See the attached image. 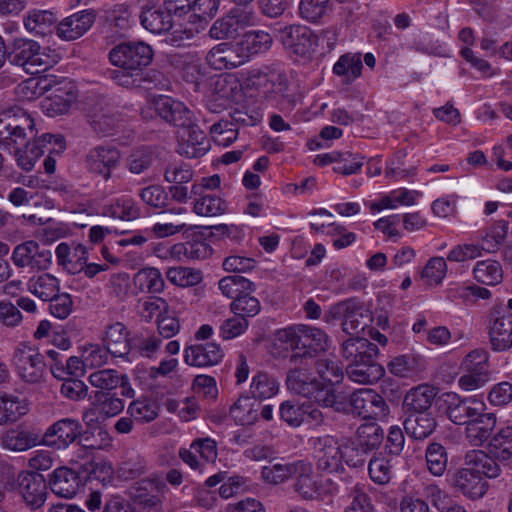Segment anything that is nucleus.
Instances as JSON below:
<instances>
[{
  "instance_id": "nucleus-1",
  "label": "nucleus",
  "mask_w": 512,
  "mask_h": 512,
  "mask_svg": "<svg viewBox=\"0 0 512 512\" xmlns=\"http://www.w3.org/2000/svg\"><path fill=\"white\" fill-rule=\"evenodd\" d=\"M155 110L161 119L173 125L177 131V152L187 158H199L209 150L206 133L200 129L192 111L182 102L170 97H160Z\"/></svg>"
},
{
  "instance_id": "nucleus-2",
  "label": "nucleus",
  "mask_w": 512,
  "mask_h": 512,
  "mask_svg": "<svg viewBox=\"0 0 512 512\" xmlns=\"http://www.w3.org/2000/svg\"><path fill=\"white\" fill-rule=\"evenodd\" d=\"M287 373V388L300 396L313 399L318 406L332 408L336 412L345 410V401L332 389L331 385H325L313 376L311 369L313 364H292Z\"/></svg>"
},
{
  "instance_id": "nucleus-3",
  "label": "nucleus",
  "mask_w": 512,
  "mask_h": 512,
  "mask_svg": "<svg viewBox=\"0 0 512 512\" xmlns=\"http://www.w3.org/2000/svg\"><path fill=\"white\" fill-rule=\"evenodd\" d=\"M36 135L35 121L23 108L14 106L0 112V147L4 150L28 145Z\"/></svg>"
},
{
  "instance_id": "nucleus-4",
  "label": "nucleus",
  "mask_w": 512,
  "mask_h": 512,
  "mask_svg": "<svg viewBox=\"0 0 512 512\" xmlns=\"http://www.w3.org/2000/svg\"><path fill=\"white\" fill-rule=\"evenodd\" d=\"M59 59L55 50H42L40 44L31 39L16 38L8 45V61L32 75L53 67Z\"/></svg>"
},
{
  "instance_id": "nucleus-5",
  "label": "nucleus",
  "mask_w": 512,
  "mask_h": 512,
  "mask_svg": "<svg viewBox=\"0 0 512 512\" xmlns=\"http://www.w3.org/2000/svg\"><path fill=\"white\" fill-rule=\"evenodd\" d=\"M249 79L253 86L261 89L266 99L280 111L290 112L295 108L298 97L290 92L284 73L266 68L253 71Z\"/></svg>"
},
{
  "instance_id": "nucleus-6",
  "label": "nucleus",
  "mask_w": 512,
  "mask_h": 512,
  "mask_svg": "<svg viewBox=\"0 0 512 512\" xmlns=\"http://www.w3.org/2000/svg\"><path fill=\"white\" fill-rule=\"evenodd\" d=\"M324 319L328 323L342 321V330L349 335H357L360 331H364L373 321L370 309L355 297L331 305Z\"/></svg>"
},
{
  "instance_id": "nucleus-7",
  "label": "nucleus",
  "mask_w": 512,
  "mask_h": 512,
  "mask_svg": "<svg viewBox=\"0 0 512 512\" xmlns=\"http://www.w3.org/2000/svg\"><path fill=\"white\" fill-rule=\"evenodd\" d=\"M41 84L46 94L42 101V109L50 117L66 114L77 101L78 89L68 78L46 76L41 80Z\"/></svg>"
},
{
  "instance_id": "nucleus-8",
  "label": "nucleus",
  "mask_w": 512,
  "mask_h": 512,
  "mask_svg": "<svg viewBox=\"0 0 512 512\" xmlns=\"http://www.w3.org/2000/svg\"><path fill=\"white\" fill-rule=\"evenodd\" d=\"M66 148L65 138L58 134L45 133L35 137L28 145L9 151L14 155L18 167L26 172L31 171L36 161L47 151L61 154Z\"/></svg>"
},
{
  "instance_id": "nucleus-9",
  "label": "nucleus",
  "mask_w": 512,
  "mask_h": 512,
  "mask_svg": "<svg viewBox=\"0 0 512 512\" xmlns=\"http://www.w3.org/2000/svg\"><path fill=\"white\" fill-rule=\"evenodd\" d=\"M331 485L330 480H322L314 473L310 462L300 460V464L293 477L291 485L292 491L302 501H323L327 496L333 493L328 488Z\"/></svg>"
},
{
  "instance_id": "nucleus-10",
  "label": "nucleus",
  "mask_w": 512,
  "mask_h": 512,
  "mask_svg": "<svg viewBox=\"0 0 512 512\" xmlns=\"http://www.w3.org/2000/svg\"><path fill=\"white\" fill-rule=\"evenodd\" d=\"M153 49L142 41L122 42L109 52L111 64L118 68L141 73L153 60Z\"/></svg>"
},
{
  "instance_id": "nucleus-11",
  "label": "nucleus",
  "mask_w": 512,
  "mask_h": 512,
  "mask_svg": "<svg viewBox=\"0 0 512 512\" xmlns=\"http://www.w3.org/2000/svg\"><path fill=\"white\" fill-rule=\"evenodd\" d=\"M438 409L455 425H466L471 418L485 411V404L475 397H462L445 392L437 399Z\"/></svg>"
},
{
  "instance_id": "nucleus-12",
  "label": "nucleus",
  "mask_w": 512,
  "mask_h": 512,
  "mask_svg": "<svg viewBox=\"0 0 512 512\" xmlns=\"http://www.w3.org/2000/svg\"><path fill=\"white\" fill-rule=\"evenodd\" d=\"M299 340V351L297 354L289 355L290 364H313L314 360L328 348V336L319 328L300 325Z\"/></svg>"
},
{
  "instance_id": "nucleus-13",
  "label": "nucleus",
  "mask_w": 512,
  "mask_h": 512,
  "mask_svg": "<svg viewBox=\"0 0 512 512\" xmlns=\"http://www.w3.org/2000/svg\"><path fill=\"white\" fill-rule=\"evenodd\" d=\"M276 38L286 50L298 55L308 56L314 52L318 37L304 25H288L277 30Z\"/></svg>"
},
{
  "instance_id": "nucleus-14",
  "label": "nucleus",
  "mask_w": 512,
  "mask_h": 512,
  "mask_svg": "<svg viewBox=\"0 0 512 512\" xmlns=\"http://www.w3.org/2000/svg\"><path fill=\"white\" fill-rule=\"evenodd\" d=\"M14 362L19 376L25 382L36 384L43 380L47 362L44 360V355L36 348L20 344L15 350Z\"/></svg>"
},
{
  "instance_id": "nucleus-15",
  "label": "nucleus",
  "mask_w": 512,
  "mask_h": 512,
  "mask_svg": "<svg viewBox=\"0 0 512 512\" xmlns=\"http://www.w3.org/2000/svg\"><path fill=\"white\" fill-rule=\"evenodd\" d=\"M82 436L81 423L72 418H63L50 425L40 436V444L47 447L63 450L68 448Z\"/></svg>"
},
{
  "instance_id": "nucleus-16",
  "label": "nucleus",
  "mask_w": 512,
  "mask_h": 512,
  "mask_svg": "<svg viewBox=\"0 0 512 512\" xmlns=\"http://www.w3.org/2000/svg\"><path fill=\"white\" fill-rule=\"evenodd\" d=\"M316 451L317 468L327 473H343V449L338 440L330 435L317 437L313 440Z\"/></svg>"
},
{
  "instance_id": "nucleus-17",
  "label": "nucleus",
  "mask_w": 512,
  "mask_h": 512,
  "mask_svg": "<svg viewBox=\"0 0 512 512\" xmlns=\"http://www.w3.org/2000/svg\"><path fill=\"white\" fill-rule=\"evenodd\" d=\"M17 489L31 510L42 507L47 498V482L35 471H22L17 477Z\"/></svg>"
},
{
  "instance_id": "nucleus-18",
  "label": "nucleus",
  "mask_w": 512,
  "mask_h": 512,
  "mask_svg": "<svg viewBox=\"0 0 512 512\" xmlns=\"http://www.w3.org/2000/svg\"><path fill=\"white\" fill-rule=\"evenodd\" d=\"M350 405L355 414L364 419H381L389 407L384 398L372 389H359L350 396Z\"/></svg>"
},
{
  "instance_id": "nucleus-19",
  "label": "nucleus",
  "mask_w": 512,
  "mask_h": 512,
  "mask_svg": "<svg viewBox=\"0 0 512 512\" xmlns=\"http://www.w3.org/2000/svg\"><path fill=\"white\" fill-rule=\"evenodd\" d=\"M121 159L118 148L107 145L92 148L85 158L87 169L97 175H101L106 181L112 176V170L116 168Z\"/></svg>"
},
{
  "instance_id": "nucleus-20",
  "label": "nucleus",
  "mask_w": 512,
  "mask_h": 512,
  "mask_svg": "<svg viewBox=\"0 0 512 512\" xmlns=\"http://www.w3.org/2000/svg\"><path fill=\"white\" fill-rule=\"evenodd\" d=\"M489 338L494 351L512 347V312L493 310L489 316Z\"/></svg>"
},
{
  "instance_id": "nucleus-21",
  "label": "nucleus",
  "mask_w": 512,
  "mask_h": 512,
  "mask_svg": "<svg viewBox=\"0 0 512 512\" xmlns=\"http://www.w3.org/2000/svg\"><path fill=\"white\" fill-rule=\"evenodd\" d=\"M122 121L121 115L105 99H99L89 112V122L95 132L113 134Z\"/></svg>"
},
{
  "instance_id": "nucleus-22",
  "label": "nucleus",
  "mask_w": 512,
  "mask_h": 512,
  "mask_svg": "<svg viewBox=\"0 0 512 512\" xmlns=\"http://www.w3.org/2000/svg\"><path fill=\"white\" fill-rule=\"evenodd\" d=\"M451 484L463 495L473 500L483 497L488 489V483L480 474L476 473L472 466L458 469L453 475Z\"/></svg>"
},
{
  "instance_id": "nucleus-23",
  "label": "nucleus",
  "mask_w": 512,
  "mask_h": 512,
  "mask_svg": "<svg viewBox=\"0 0 512 512\" xmlns=\"http://www.w3.org/2000/svg\"><path fill=\"white\" fill-rule=\"evenodd\" d=\"M95 19L96 13L92 9L77 12L57 25V35L66 41L78 39L91 28Z\"/></svg>"
},
{
  "instance_id": "nucleus-24",
  "label": "nucleus",
  "mask_w": 512,
  "mask_h": 512,
  "mask_svg": "<svg viewBox=\"0 0 512 512\" xmlns=\"http://www.w3.org/2000/svg\"><path fill=\"white\" fill-rule=\"evenodd\" d=\"M206 61L215 70L234 69L245 63L237 44L220 43L214 46L206 56Z\"/></svg>"
},
{
  "instance_id": "nucleus-25",
  "label": "nucleus",
  "mask_w": 512,
  "mask_h": 512,
  "mask_svg": "<svg viewBox=\"0 0 512 512\" xmlns=\"http://www.w3.org/2000/svg\"><path fill=\"white\" fill-rule=\"evenodd\" d=\"M224 357L221 346L214 342L195 344L185 348L184 361L195 367H210L218 364Z\"/></svg>"
},
{
  "instance_id": "nucleus-26",
  "label": "nucleus",
  "mask_w": 512,
  "mask_h": 512,
  "mask_svg": "<svg viewBox=\"0 0 512 512\" xmlns=\"http://www.w3.org/2000/svg\"><path fill=\"white\" fill-rule=\"evenodd\" d=\"M159 257H177L182 255L190 260H204L210 257L213 253L212 247L205 242L201 237H195L185 243H177L162 251V249H155Z\"/></svg>"
},
{
  "instance_id": "nucleus-27",
  "label": "nucleus",
  "mask_w": 512,
  "mask_h": 512,
  "mask_svg": "<svg viewBox=\"0 0 512 512\" xmlns=\"http://www.w3.org/2000/svg\"><path fill=\"white\" fill-rule=\"evenodd\" d=\"M58 265L62 266L70 274L82 272L83 265L88 260V250L86 246L72 242L71 244L62 242L55 250Z\"/></svg>"
},
{
  "instance_id": "nucleus-28",
  "label": "nucleus",
  "mask_w": 512,
  "mask_h": 512,
  "mask_svg": "<svg viewBox=\"0 0 512 512\" xmlns=\"http://www.w3.org/2000/svg\"><path fill=\"white\" fill-rule=\"evenodd\" d=\"M496 423L497 419L494 413L481 412L479 415L472 417L471 421L466 424V439L472 446H482L493 437L492 432Z\"/></svg>"
},
{
  "instance_id": "nucleus-29",
  "label": "nucleus",
  "mask_w": 512,
  "mask_h": 512,
  "mask_svg": "<svg viewBox=\"0 0 512 512\" xmlns=\"http://www.w3.org/2000/svg\"><path fill=\"white\" fill-rule=\"evenodd\" d=\"M405 433L413 440L423 441L430 437L437 427L433 413H404Z\"/></svg>"
},
{
  "instance_id": "nucleus-30",
  "label": "nucleus",
  "mask_w": 512,
  "mask_h": 512,
  "mask_svg": "<svg viewBox=\"0 0 512 512\" xmlns=\"http://www.w3.org/2000/svg\"><path fill=\"white\" fill-rule=\"evenodd\" d=\"M437 389L430 385H419L410 389L403 400L404 413H432L431 406Z\"/></svg>"
},
{
  "instance_id": "nucleus-31",
  "label": "nucleus",
  "mask_w": 512,
  "mask_h": 512,
  "mask_svg": "<svg viewBox=\"0 0 512 512\" xmlns=\"http://www.w3.org/2000/svg\"><path fill=\"white\" fill-rule=\"evenodd\" d=\"M342 356L348 362L378 359L379 348L364 337H350L342 343Z\"/></svg>"
},
{
  "instance_id": "nucleus-32",
  "label": "nucleus",
  "mask_w": 512,
  "mask_h": 512,
  "mask_svg": "<svg viewBox=\"0 0 512 512\" xmlns=\"http://www.w3.org/2000/svg\"><path fill=\"white\" fill-rule=\"evenodd\" d=\"M81 483L80 476L74 470L60 467L52 473L49 485L54 494L63 498L76 495Z\"/></svg>"
},
{
  "instance_id": "nucleus-33",
  "label": "nucleus",
  "mask_w": 512,
  "mask_h": 512,
  "mask_svg": "<svg viewBox=\"0 0 512 512\" xmlns=\"http://www.w3.org/2000/svg\"><path fill=\"white\" fill-rule=\"evenodd\" d=\"M346 373L350 380L361 384H373L380 380L385 370L377 359L350 362L346 366Z\"/></svg>"
},
{
  "instance_id": "nucleus-34",
  "label": "nucleus",
  "mask_w": 512,
  "mask_h": 512,
  "mask_svg": "<svg viewBox=\"0 0 512 512\" xmlns=\"http://www.w3.org/2000/svg\"><path fill=\"white\" fill-rule=\"evenodd\" d=\"M236 86L226 77H220L214 82V90L206 99L205 106L208 111L219 114L230 107L233 102V92Z\"/></svg>"
},
{
  "instance_id": "nucleus-35",
  "label": "nucleus",
  "mask_w": 512,
  "mask_h": 512,
  "mask_svg": "<svg viewBox=\"0 0 512 512\" xmlns=\"http://www.w3.org/2000/svg\"><path fill=\"white\" fill-rule=\"evenodd\" d=\"M0 443L5 449L22 452L40 444V435L24 429H9L1 435Z\"/></svg>"
},
{
  "instance_id": "nucleus-36",
  "label": "nucleus",
  "mask_w": 512,
  "mask_h": 512,
  "mask_svg": "<svg viewBox=\"0 0 512 512\" xmlns=\"http://www.w3.org/2000/svg\"><path fill=\"white\" fill-rule=\"evenodd\" d=\"M105 334L104 344L112 356L124 357L131 351V339L122 323L109 325Z\"/></svg>"
},
{
  "instance_id": "nucleus-37",
  "label": "nucleus",
  "mask_w": 512,
  "mask_h": 512,
  "mask_svg": "<svg viewBox=\"0 0 512 512\" xmlns=\"http://www.w3.org/2000/svg\"><path fill=\"white\" fill-rule=\"evenodd\" d=\"M272 36L265 31H248L243 34L241 40L237 42L240 53L245 56V62L251 55L264 53L272 45Z\"/></svg>"
},
{
  "instance_id": "nucleus-38",
  "label": "nucleus",
  "mask_w": 512,
  "mask_h": 512,
  "mask_svg": "<svg viewBox=\"0 0 512 512\" xmlns=\"http://www.w3.org/2000/svg\"><path fill=\"white\" fill-rule=\"evenodd\" d=\"M260 402L248 395H241L230 407L229 414L238 425H252L259 417Z\"/></svg>"
},
{
  "instance_id": "nucleus-39",
  "label": "nucleus",
  "mask_w": 512,
  "mask_h": 512,
  "mask_svg": "<svg viewBox=\"0 0 512 512\" xmlns=\"http://www.w3.org/2000/svg\"><path fill=\"white\" fill-rule=\"evenodd\" d=\"M140 21L146 30L155 34L167 32L172 28L171 12L156 6L143 8Z\"/></svg>"
},
{
  "instance_id": "nucleus-40",
  "label": "nucleus",
  "mask_w": 512,
  "mask_h": 512,
  "mask_svg": "<svg viewBox=\"0 0 512 512\" xmlns=\"http://www.w3.org/2000/svg\"><path fill=\"white\" fill-rule=\"evenodd\" d=\"M495 456H491L484 451H470L465 455V464L472 466L476 473L481 477L496 478L501 473L500 465Z\"/></svg>"
},
{
  "instance_id": "nucleus-41",
  "label": "nucleus",
  "mask_w": 512,
  "mask_h": 512,
  "mask_svg": "<svg viewBox=\"0 0 512 512\" xmlns=\"http://www.w3.org/2000/svg\"><path fill=\"white\" fill-rule=\"evenodd\" d=\"M91 405L104 417H114L124 409V400L117 392L96 391L90 396Z\"/></svg>"
},
{
  "instance_id": "nucleus-42",
  "label": "nucleus",
  "mask_w": 512,
  "mask_h": 512,
  "mask_svg": "<svg viewBox=\"0 0 512 512\" xmlns=\"http://www.w3.org/2000/svg\"><path fill=\"white\" fill-rule=\"evenodd\" d=\"M243 14L231 13L215 21L209 30L213 39L234 38L243 27Z\"/></svg>"
},
{
  "instance_id": "nucleus-43",
  "label": "nucleus",
  "mask_w": 512,
  "mask_h": 512,
  "mask_svg": "<svg viewBox=\"0 0 512 512\" xmlns=\"http://www.w3.org/2000/svg\"><path fill=\"white\" fill-rule=\"evenodd\" d=\"M425 460L426 467L432 475L443 476L448 467L447 448L438 442L429 443L425 450Z\"/></svg>"
},
{
  "instance_id": "nucleus-44",
  "label": "nucleus",
  "mask_w": 512,
  "mask_h": 512,
  "mask_svg": "<svg viewBox=\"0 0 512 512\" xmlns=\"http://www.w3.org/2000/svg\"><path fill=\"white\" fill-rule=\"evenodd\" d=\"M27 412L28 406L25 400L14 395H0V425L15 422Z\"/></svg>"
},
{
  "instance_id": "nucleus-45",
  "label": "nucleus",
  "mask_w": 512,
  "mask_h": 512,
  "mask_svg": "<svg viewBox=\"0 0 512 512\" xmlns=\"http://www.w3.org/2000/svg\"><path fill=\"white\" fill-rule=\"evenodd\" d=\"M384 439V430L376 423H366L357 429V445L363 453L377 449Z\"/></svg>"
},
{
  "instance_id": "nucleus-46",
  "label": "nucleus",
  "mask_w": 512,
  "mask_h": 512,
  "mask_svg": "<svg viewBox=\"0 0 512 512\" xmlns=\"http://www.w3.org/2000/svg\"><path fill=\"white\" fill-rule=\"evenodd\" d=\"M134 284L142 292L160 293L164 290L165 281L159 269L146 267L134 275Z\"/></svg>"
},
{
  "instance_id": "nucleus-47",
  "label": "nucleus",
  "mask_w": 512,
  "mask_h": 512,
  "mask_svg": "<svg viewBox=\"0 0 512 512\" xmlns=\"http://www.w3.org/2000/svg\"><path fill=\"white\" fill-rule=\"evenodd\" d=\"M363 69L360 54H344L333 66V73L344 77V83L350 84L361 76Z\"/></svg>"
},
{
  "instance_id": "nucleus-48",
  "label": "nucleus",
  "mask_w": 512,
  "mask_h": 512,
  "mask_svg": "<svg viewBox=\"0 0 512 512\" xmlns=\"http://www.w3.org/2000/svg\"><path fill=\"white\" fill-rule=\"evenodd\" d=\"M299 464L300 460L264 466L261 470V477L268 484H282L289 479H293Z\"/></svg>"
},
{
  "instance_id": "nucleus-49",
  "label": "nucleus",
  "mask_w": 512,
  "mask_h": 512,
  "mask_svg": "<svg viewBox=\"0 0 512 512\" xmlns=\"http://www.w3.org/2000/svg\"><path fill=\"white\" fill-rule=\"evenodd\" d=\"M57 20L56 15L52 11L32 10L25 18L24 25L30 32L44 36L51 32Z\"/></svg>"
},
{
  "instance_id": "nucleus-50",
  "label": "nucleus",
  "mask_w": 512,
  "mask_h": 512,
  "mask_svg": "<svg viewBox=\"0 0 512 512\" xmlns=\"http://www.w3.org/2000/svg\"><path fill=\"white\" fill-rule=\"evenodd\" d=\"M279 385L276 379L266 372H258L250 385V392L256 401L260 402L276 395Z\"/></svg>"
},
{
  "instance_id": "nucleus-51",
  "label": "nucleus",
  "mask_w": 512,
  "mask_h": 512,
  "mask_svg": "<svg viewBox=\"0 0 512 512\" xmlns=\"http://www.w3.org/2000/svg\"><path fill=\"white\" fill-rule=\"evenodd\" d=\"M313 367L321 379L320 382L331 385L334 390L335 385L339 384L344 377L342 366L334 360L317 358L313 362Z\"/></svg>"
},
{
  "instance_id": "nucleus-52",
  "label": "nucleus",
  "mask_w": 512,
  "mask_h": 512,
  "mask_svg": "<svg viewBox=\"0 0 512 512\" xmlns=\"http://www.w3.org/2000/svg\"><path fill=\"white\" fill-rule=\"evenodd\" d=\"M489 451L498 460L512 458V426L500 429L489 441Z\"/></svg>"
},
{
  "instance_id": "nucleus-53",
  "label": "nucleus",
  "mask_w": 512,
  "mask_h": 512,
  "mask_svg": "<svg viewBox=\"0 0 512 512\" xmlns=\"http://www.w3.org/2000/svg\"><path fill=\"white\" fill-rule=\"evenodd\" d=\"M155 161V153L152 147L142 146L131 151L126 159V168L132 174L146 172Z\"/></svg>"
},
{
  "instance_id": "nucleus-54",
  "label": "nucleus",
  "mask_w": 512,
  "mask_h": 512,
  "mask_svg": "<svg viewBox=\"0 0 512 512\" xmlns=\"http://www.w3.org/2000/svg\"><path fill=\"white\" fill-rule=\"evenodd\" d=\"M122 380L126 381V375L119 374L114 369L98 370L90 374V384L98 388V391L116 392L115 390L120 386Z\"/></svg>"
},
{
  "instance_id": "nucleus-55",
  "label": "nucleus",
  "mask_w": 512,
  "mask_h": 512,
  "mask_svg": "<svg viewBox=\"0 0 512 512\" xmlns=\"http://www.w3.org/2000/svg\"><path fill=\"white\" fill-rule=\"evenodd\" d=\"M473 274L477 282L492 286L500 283L503 277L501 265L495 260L477 262Z\"/></svg>"
},
{
  "instance_id": "nucleus-56",
  "label": "nucleus",
  "mask_w": 512,
  "mask_h": 512,
  "mask_svg": "<svg viewBox=\"0 0 512 512\" xmlns=\"http://www.w3.org/2000/svg\"><path fill=\"white\" fill-rule=\"evenodd\" d=\"M29 290L43 301H49L59 292V281L51 274H42L29 281Z\"/></svg>"
},
{
  "instance_id": "nucleus-57",
  "label": "nucleus",
  "mask_w": 512,
  "mask_h": 512,
  "mask_svg": "<svg viewBox=\"0 0 512 512\" xmlns=\"http://www.w3.org/2000/svg\"><path fill=\"white\" fill-rule=\"evenodd\" d=\"M140 207L132 198L117 199L115 203L105 207V215L124 221H132L139 218Z\"/></svg>"
},
{
  "instance_id": "nucleus-58",
  "label": "nucleus",
  "mask_w": 512,
  "mask_h": 512,
  "mask_svg": "<svg viewBox=\"0 0 512 512\" xmlns=\"http://www.w3.org/2000/svg\"><path fill=\"white\" fill-rule=\"evenodd\" d=\"M217 10V0H193L190 10L192 14L189 17V22L191 24L198 22L199 27L203 30L208 21L216 14Z\"/></svg>"
},
{
  "instance_id": "nucleus-59",
  "label": "nucleus",
  "mask_w": 512,
  "mask_h": 512,
  "mask_svg": "<svg viewBox=\"0 0 512 512\" xmlns=\"http://www.w3.org/2000/svg\"><path fill=\"white\" fill-rule=\"evenodd\" d=\"M229 308L233 314L249 320V318H253L260 313L261 304L257 297L249 293L236 297L230 303Z\"/></svg>"
},
{
  "instance_id": "nucleus-60",
  "label": "nucleus",
  "mask_w": 512,
  "mask_h": 512,
  "mask_svg": "<svg viewBox=\"0 0 512 512\" xmlns=\"http://www.w3.org/2000/svg\"><path fill=\"white\" fill-rule=\"evenodd\" d=\"M508 232V223L504 220L495 222L481 235V251L494 252L504 241Z\"/></svg>"
},
{
  "instance_id": "nucleus-61",
  "label": "nucleus",
  "mask_w": 512,
  "mask_h": 512,
  "mask_svg": "<svg viewBox=\"0 0 512 512\" xmlns=\"http://www.w3.org/2000/svg\"><path fill=\"white\" fill-rule=\"evenodd\" d=\"M213 141L220 146H229L238 137V128L234 122L221 119L210 127Z\"/></svg>"
},
{
  "instance_id": "nucleus-62",
  "label": "nucleus",
  "mask_w": 512,
  "mask_h": 512,
  "mask_svg": "<svg viewBox=\"0 0 512 512\" xmlns=\"http://www.w3.org/2000/svg\"><path fill=\"white\" fill-rule=\"evenodd\" d=\"M393 467L390 459L383 456L373 457L368 465L371 480L380 485L389 483L393 477Z\"/></svg>"
},
{
  "instance_id": "nucleus-63",
  "label": "nucleus",
  "mask_w": 512,
  "mask_h": 512,
  "mask_svg": "<svg viewBox=\"0 0 512 512\" xmlns=\"http://www.w3.org/2000/svg\"><path fill=\"white\" fill-rule=\"evenodd\" d=\"M127 413L138 422L148 423L158 416V406L151 400L139 399L130 403Z\"/></svg>"
},
{
  "instance_id": "nucleus-64",
  "label": "nucleus",
  "mask_w": 512,
  "mask_h": 512,
  "mask_svg": "<svg viewBox=\"0 0 512 512\" xmlns=\"http://www.w3.org/2000/svg\"><path fill=\"white\" fill-rule=\"evenodd\" d=\"M193 210L201 216L221 215L226 211V203L221 197L209 193L196 199Z\"/></svg>"
}]
</instances>
